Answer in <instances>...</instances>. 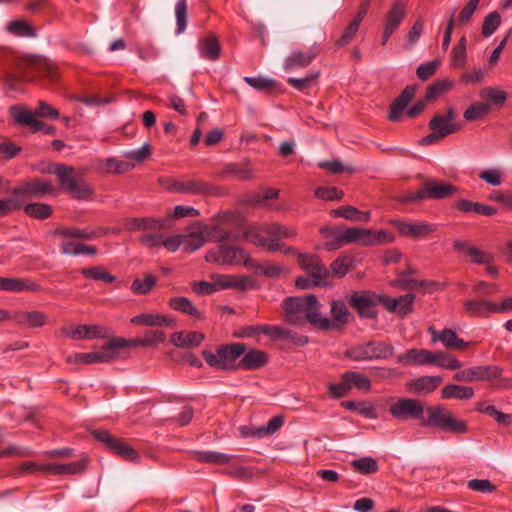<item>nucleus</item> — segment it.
<instances>
[{
    "instance_id": "obj_40",
    "label": "nucleus",
    "mask_w": 512,
    "mask_h": 512,
    "mask_svg": "<svg viewBox=\"0 0 512 512\" xmlns=\"http://www.w3.org/2000/svg\"><path fill=\"white\" fill-rule=\"evenodd\" d=\"M205 243L220 242V244L229 239V233L218 224H202L196 222Z\"/></svg>"
},
{
    "instance_id": "obj_1",
    "label": "nucleus",
    "mask_w": 512,
    "mask_h": 512,
    "mask_svg": "<svg viewBox=\"0 0 512 512\" xmlns=\"http://www.w3.org/2000/svg\"><path fill=\"white\" fill-rule=\"evenodd\" d=\"M285 311V321L294 326H303L310 323L322 330H331L335 324L323 317L320 312V303L314 295L287 297L282 304Z\"/></svg>"
},
{
    "instance_id": "obj_39",
    "label": "nucleus",
    "mask_w": 512,
    "mask_h": 512,
    "mask_svg": "<svg viewBox=\"0 0 512 512\" xmlns=\"http://www.w3.org/2000/svg\"><path fill=\"white\" fill-rule=\"evenodd\" d=\"M263 230L271 240L277 242L281 239H293L298 234L295 227H289L279 223H263Z\"/></svg>"
},
{
    "instance_id": "obj_53",
    "label": "nucleus",
    "mask_w": 512,
    "mask_h": 512,
    "mask_svg": "<svg viewBox=\"0 0 512 512\" xmlns=\"http://www.w3.org/2000/svg\"><path fill=\"white\" fill-rule=\"evenodd\" d=\"M345 378H347L350 390L356 388L360 391L368 392L371 389V380L362 373L348 371L345 372Z\"/></svg>"
},
{
    "instance_id": "obj_42",
    "label": "nucleus",
    "mask_w": 512,
    "mask_h": 512,
    "mask_svg": "<svg viewBox=\"0 0 512 512\" xmlns=\"http://www.w3.org/2000/svg\"><path fill=\"white\" fill-rule=\"evenodd\" d=\"M168 304L171 309L187 314L194 319H204L203 313L186 297H172Z\"/></svg>"
},
{
    "instance_id": "obj_47",
    "label": "nucleus",
    "mask_w": 512,
    "mask_h": 512,
    "mask_svg": "<svg viewBox=\"0 0 512 512\" xmlns=\"http://www.w3.org/2000/svg\"><path fill=\"white\" fill-rule=\"evenodd\" d=\"M332 216L341 217L349 221L368 222L370 219L369 211H360L354 206H341L331 211Z\"/></svg>"
},
{
    "instance_id": "obj_24",
    "label": "nucleus",
    "mask_w": 512,
    "mask_h": 512,
    "mask_svg": "<svg viewBox=\"0 0 512 512\" xmlns=\"http://www.w3.org/2000/svg\"><path fill=\"white\" fill-rule=\"evenodd\" d=\"M242 238L255 246L266 247L270 252H277V249L280 248L277 241L271 240L266 235L263 230V224L249 227L243 232Z\"/></svg>"
},
{
    "instance_id": "obj_17",
    "label": "nucleus",
    "mask_w": 512,
    "mask_h": 512,
    "mask_svg": "<svg viewBox=\"0 0 512 512\" xmlns=\"http://www.w3.org/2000/svg\"><path fill=\"white\" fill-rule=\"evenodd\" d=\"M139 243L147 249L164 248L169 252H176L180 248V238L174 235L166 236L160 232L152 231L139 236Z\"/></svg>"
},
{
    "instance_id": "obj_61",
    "label": "nucleus",
    "mask_w": 512,
    "mask_h": 512,
    "mask_svg": "<svg viewBox=\"0 0 512 512\" xmlns=\"http://www.w3.org/2000/svg\"><path fill=\"white\" fill-rule=\"evenodd\" d=\"M373 360L387 359L394 355L393 345L385 342L370 341Z\"/></svg>"
},
{
    "instance_id": "obj_34",
    "label": "nucleus",
    "mask_w": 512,
    "mask_h": 512,
    "mask_svg": "<svg viewBox=\"0 0 512 512\" xmlns=\"http://www.w3.org/2000/svg\"><path fill=\"white\" fill-rule=\"evenodd\" d=\"M110 230L97 228V229H79V228H59L55 231L56 235L66 238H78L83 240H92L107 234Z\"/></svg>"
},
{
    "instance_id": "obj_55",
    "label": "nucleus",
    "mask_w": 512,
    "mask_h": 512,
    "mask_svg": "<svg viewBox=\"0 0 512 512\" xmlns=\"http://www.w3.org/2000/svg\"><path fill=\"white\" fill-rule=\"evenodd\" d=\"M24 212L32 218L44 220L51 216L52 207L45 203L27 204L23 207Z\"/></svg>"
},
{
    "instance_id": "obj_23",
    "label": "nucleus",
    "mask_w": 512,
    "mask_h": 512,
    "mask_svg": "<svg viewBox=\"0 0 512 512\" xmlns=\"http://www.w3.org/2000/svg\"><path fill=\"white\" fill-rule=\"evenodd\" d=\"M166 227V220L156 217H133L124 220V228L131 232L159 231Z\"/></svg>"
},
{
    "instance_id": "obj_11",
    "label": "nucleus",
    "mask_w": 512,
    "mask_h": 512,
    "mask_svg": "<svg viewBox=\"0 0 512 512\" xmlns=\"http://www.w3.org/2000/svg\"><path fill=\"white\" fill-rule=\"evenodd\" d=\"M458 191V188L452 184L437 181L435 179L426 180L423 187L415 194L411 195V201H418L422 199H445Z\"/></svg>"
},
{
    "instance_id": "obj_21",
    "label": "nucleus",
    "mask_w": 512,
    "mask_h": 512,
    "mask_svg": "<svg viewBox=\"0 0 512 512\" xmlns=\"http://www.w3.org/2000/svg\"><path fill=\"white\" fill-rule=\"evenodd\" d=\"M428 333L431 335L432 343L441 342L447 349L464 350L469 346V342L459 338L452 329L438 331L434 327H429Z\"/></svg>"
},
{
    "instance_id": "obj_33",
    "label": "nucleus",
    "mask_w": 512,
    "mask_h": 512,
    "mask_svg": "<svg viewBox=\"0 0 512 512\" xmlns=\"http://www.w3.org/2000/svg\"><path fill=\"white\" fill-rule=\"evenodd\" d=\"M12 319L19 325H25L30 328L43 327L48 322V316L41 311H20L14 314Z\"/></svg>"
},
{
    "instance_id": "obj_25",
    "label": "nucleus",
    "mask_w": 512,
    "mask_h": 512,
    "mask_svg": "<svg viewBox=\"0 0 512 512\" xmlns=\"http://www.w3.org/2000/svg\"><path fill=\"white\" fill-rule=\"evenodd\" d=\"M63 333L74 340L104 338L108 329L100 325H78L71 328H64Z\"/></svg>"
},
{
    "instance_id": "obj_7",
    "label": "nucleus",
    "mask_w": 512,
    "mask_h": 512,
    "mask_svg": "<svg viewBox=\"0 0 512 512\" xmlns=\"http://www.w3.org/2000/svg\"><path fill=\"white\" fill-rule=\"evenodd\" d=\"M343 246L347 244H358L361 246H373L384 243H391L394 237L384 230L374 231L361 227L343 228Z\"/></svg>"
},
{
    "instance_id": "obj_37",
    "label": "nucleus",
    "mask_w": 512,
    "mask_h": 512,
    "mask_svg": "<svg viewBox=\"0 0 512 512\" xmlns=\"http://www.w3.org/2000/svg\"><path fill=\"white\" fill-rule=\"evenodd\" d=\"M176 236L180 238V246H183V250L185 252H194L205 244L197 223L190 226L189 232L187 234Z\"/></svg>"
},
{
    "instance_id": "obj_38",
    "label": "nucleus",
    "mask_w": 512,
    "mask_h": 512,
    "mask_svg": "<svg viewBox=\"0 0 512 512\" xmlns=\"http://www.w3.org/2000/svg\"><path fill=\"white\" fill-rule=\"evenodd\" d=\"M238 362V369L257 370L268 362L267 354L258 349H251Z\"/></svg>"
},
{
    "instance_id": "obj_49",
    "label": "nucleus",
    "mask_w": 512,
    "mask_h": 512,
    "mask_svg": "<svg viewBox=\"0 0 512 512\" xmlns=\"http://www.w3.org/2000/svg\"><path fill=\"white\" fill-rule=\"evenodd\" d=\"M157 284V278L151 274H145L144 278H135L130 286L134 295H147Z\"/></svg>"
},
{
    "instance_id": "obj_45",
    "label": "nucleus",
    "mask_w": 512,
    "mask_h": 512,
    "mask_svg": "<svg viewBox=\"0 0 512 512\" xmlns=\"http://www.w3.org/2000/svg\"><path fill=\"white\" fill-rule=\"evenodd\" d=\"M232 458V455L212 450L194 452V459L201 463L226 465L231 462Z\"/></svg>"
},
{
    "instance_id": "obj_60",
    "label": "nucleus",
    "mask_w": 512,
    "mask_h": 512,
    "mask_svg": "<svg viewBox=\"0 0 512 512\" xmlns=\"http://www.w3.org/2000/svg\"><path fill=\"white\" fill-rule=\"evenodd\" d=\"M7 31L20 37H34V29L24 20H14L7 25Z\"/></svg>"
},
{
    "instance_id": "obj_57",
    "label": "nucleus",
    "mask_w": 512,
    "mask_h": 512,
    "mask_svg": "<svg viewBox=\"0 0 512 512\" xmlns=\"http://www.w3.org/2000/svg\"><path fill=\"white\" fill-rule=\"evenodd\" d=\"M490 112V103L475 102L464 111L467 121H475L485 117Z\"/></svg>"
},
{
    "instance_id": "obj_3",
    "label": "nucleus",
    "mask_w": 512,
    "mask_h": 512,
    "mask_svg": "<svg viewBox=\"0 0 512 512\" xmlns=\"http://www.w3.org/2000/svg\"><path fill=\"white\" fill-rule=\"evenodd\" d=\"M427 417H422L420 425L423 427H436L441 431L452 433H466L468 431L465 421L454 416L452 411L443 405H434L425 408Z\"/></svg>"
},
{
    "instance_id": "obj_35",
    "label": "nucleus",
    "mask_w": 512,
    "mask_h": 512,
    "mask_svg": "<svg viewBox=\"0 0 512 512\" xmlns=\"http://www.w3.org/2000/svg\"><path fill=\"white\" fill-rule=\"evenodd\" d=\"M321 236L326 239L321 248L326 251H334L343 247V228L337 226H324L320 229Z\"/></svg>"
},
{
    "instance_id": "obj_62",
    "label": "nucleus",
    "mask_w": 512,
    "mask_h": 512,
    "mask_svg": "<svg viewBox=\"0 0 512 512\" xmlns=\"http://www.w3.org/2000/svg\"><path fill=\"white\" fill-rule=\"evenodd\" d=\"M315 265L314 269L309 270L307 274L314 280V285H318L320 287L327 286L330 271L323 263Z\"/></svg>"
},
{
    "instance_id": "obj_2",
    "label": "nucleus",
    "mask_w": 512,
    "mask_h": 512,
    "mask_svg": "<svg viewBox=\"0 0 512 512\" xmlns=\"http://www.w3.org/2000/svg\"><path fill=\"white\" fill-rule=\"evenodd\" d=\"M46 172L56 175L61 189L71 195L72 198L86 200L91 197L92 188L82 177L75 173L72 166L63 163H52L47 167Z\"/></svg>"
},
{
    "instance_id": "obj_9",
    "label": "nucleus",
    "mask_w": 512,
    "mask_h": 512,
    "mask_svg": "<svg viewBox=\"0 0 512 512\" xmlns=\"http://www.w3.org/2000/svg\"><path fill=\"white\" fill-rule=\"evenodd\" d=\"M94 438L103 443L110 451L120 456L126 461L138 463L141 456L130 444L123 439L110 434L106 430H95L92 432Z\"/></svg>"
},
{
    "instance_id": "obj_50",
    "label": "nucleus",
    "mask_w": 512,
    "mask_h": 512,
    "mask_svg": "<svg viewBox=\"0 0 512 512\" xmlns=\"http://www.w3.org/2000/svg\"><path fill=\"white\" fill-rule=\"evenodd\" d=\"M479 95L482 99L486 100L484 103H490V107L492 105L502 107L507 100L506 92L497 87H485L480 91Z\"/></svg>"
},
{
    "instance_id": "obj_31",
    "label": "nucleus",
    "mask_w": 512,
    "mask_h": 512,
    "mask_svg": "<svg viewBox=\"0 0 512 512\" xmlns=\"http://www.w3.org/2000/svg\"><path fill=\"white\" fill-rule=\"evenodd\" d=\"M134 325L147 327H170L174 321L167 315L158 313H142L130 319Z\"/></svg>"
},
{
    "instance_id": "obj_43",
    "label": "nucleus",
    "mask_w": 512,
    "mask_h": 512,
    "mask_svg": "<svg viewBox=\"0 0 512 512\" xmlns=\"http://www.w3.org/2000/svg\"><path fill=\"white\" fill-rule=\"evenodd\" d=\"M199 54L202 58L209 61H215L219 58L221 46L214 35H209L202 39L198 45Z\"/></svg>"
},
{
    "instance_id": "obj_59",
    "label": "nucleus",
    "mask_w": 512,
    "mask_h": 512,
    "mask_svg": "<svg viewBox=\"0 0 512 512\" xmlns=\"http://www.w3.org/2000/svg\"><path fill=\"white\" fill-rule=\"evenodd\" d=\"M283 422L284 420L282 416H275L271 418L267 424L255 428L256 438L273 435L282 427Z\"/></svg>"
},
{
    "instance_id": "obj_36",
    "label": "nucleus",
    "mask_w": 512,
    "mask_h": 512,
    "mask_svg": "<svg viewBox=\"0 0 512 512\" xmlns=\"http://www.w3.org/2000/svg\"><path fill=\"white\" fill-rule=\"evenodd\" d=\"M443 382L441 376H421L409 382V389L415 394L426 395L437 389Z\"/></svg>"
},
{
    "instance_id": "obj_52",
    "label": "nucleus",
    "mask_w": 512,
    "mask_h": 512,
    "mask_svg": "<svg viewBox=\"0 0 512 512\" xmlns=\"http://www.w3.org/2000/svg\"><path fill=\"white\" fill-rule=\"evenodd\" d=\"M345 355L353 361L373 360L370 342L351 347L345 352Z\"/></svg>"
},
{
    "instance_id": "obj_20",
    "label": "nucleus",
    "mask_w": 512,
    "mask_h": 512,
    "mask_svg": "<svg viewBox=\"0 0 512 512\" xmlns=\"http://www.w3.org/2000/svg\"><path fill=\"white\" fill-rule=\"evenodd\" d=\"M415 296L412 293L402 295L397 298H391L386 294H382L381 305L390 312L397 313L400 316H406L413 310Z\"/></svg>"
},
{
    "instance_id": "obj_48",
    "label": "nucleus",
    "mask_w": 512,
    "mask_h": 512,
    "mask_svg": "<svg viewBox=\"0 0 512 512\" xmlns=\"http://www.w3.org/2000/svg\"><path fill=\"white\" fill-rule=\"evenodd\" d=\"M249 267H252L257 274L270 278H275L289 272L287 267L268 261L256 263L252 260V265H249Z\"/></svg>"
},
{
    "instance_id": "obj_19",
    "label": "nucleus",
    "mask_w": 512,
    "mask_h": 512,
    "mask_svg": "<svg viewBox=\"0 0 512 512\" xmlns=\"http://www.w3.org/2000/svg\"><path fill=\"white\" fill-rule=\"evenodd\" d=\"M456 117L457 114L455 110L452 107H449L446 114H436L430 120L429 128L445 138L459 129L455 124Z\"/></svg>"
},
{
    "instance_id": "obj_63",
    "label": "nucleus",
    "mask_w": 512,
    "mask_h": 512,
    "mask_svg": "<svg viewBox=\"0 0 512 512\" xmlns=\"http://www.w3.org/2000/svg\"><path fill=\"white\" fill-rule=\"evenodd\" d=\"M501 16L498 12L494 11L489 13L484 21L482 26V34L484 37H490L500 26Z\"/></svg>"
},
{
    "instance_id": "obj_22",
    "label": "nucleus",
    "mask_w": 512,
    "mask_h": 512,
    "mask_svg": "<svg viewBox=\"0 0 512 512\" xmlns=\"http://www.w3.org/2000/svg\"><path fill=\"white\" fill-rule=\"evenodd\" d=\"M390 224L405 237L422 238L435 231V226L426 222L408 223L401 220H391Z\"/></svg>"
},
{
    "instance_id": "obj_30",
    "label": "nucleus",
    "mask_w": 512,
    "mask_h": 512,
    "mask_svg": "<svg viewBox=\"0 0 512 512\" xmlns=\"http://www.w3.org/2000/svg\"><path fill=\"white\" fill-rule=\"evenodd\" d=\"M416 92L415 86H406L401 94L392 102L388 118L392 122L399 121L403 111L412 100Z\"/></svg>"
},
{
    "instance_id": "obj_46",
    "label": "nucleus",
    "mask_w": 512,
    "mask_h": 512,
    "mask_svg": "<svg viewBox=\"0 0 512 512\" xmlns=\"http://www.w3.org/2000/svg\"><path fill=\"white\" fill-rule=\"evenodd\" d=\"M473 396L474 390L469 386L449 384L441 389V397L443 399L468 400Z\"/></svg>"
},
{
    "instance_id": "obj_41",
    "label": "nucleus",
    "mask_w": 512,
    "mask_h": 512,
    "mask_svg": "<svg viewBox=\"0 0 512 512\" xmlns=\"http://www.w3.org/2000/svg\"><path fill=\"white\" fill-rule=\"evenodd\" d=\"M204 340V335L200 332H175L171 336V342L181 348H191L199 346Z\"/></svg>"
},
{
    "instance_id": "obj_4",
    "label": "nucleus",
    "mask_w": 512,
    "mask_h": 512,
    "mask_svg": "<svg viewBox=\"0 0 512 512\" xmlns=\"http://www.w3.org/2000/svg\"><path fill=\"white\" fill-rule=\"evenodd\" d=\"M21 71L20 76H16L12 73H8L5 76L4 85L8 90H17L18 84L21 81H30L34 79V76L29 75V71H34L37 75L47 77L51 80L56 79L57 73L47 61L30 57L24 59L19 66Z\"/></svg>"
},
{
    "instance_id": "obj_54",
    "label": "nucleus",
    "mask_w": 512,
    "mask_h": 512,
    "mask_svg": "<svg viewBox=\"0 0 512 512\" xmlns=\"http://www.w3.org/2000/svg\"><path fill=\"white\" fill-rule=\"evenodd\" d=\"M351 466L353 467V469L356 472L363 474V475L374 474L379 469L377 461L370 456H366V457H362L360 459L353 460L351 462Z\"/></svg>"
},
{
    "instance_id": "obj_26",
    "label": "nucleus",
    "mask_w": 512,
    "mask_h": 512,
    "mask_svg": "<svg viewBox=\"0 0 512 512\" xmlns=\"http://www.w3.org/2000/svg\"><path fill=\"white\" fill-rule=\"evenodd\" d=\"M432 351L428 349L411 348L406 352L397 355L396 362L404 366L430 365Z\"/></svg>"
},
{
    "instance_id": "obj_44",
    "label": "nucleus",
    "mask_w": 512,
    "mask_h": 512,
    "mask_svg": "<svg viewBox=\"0 0 512 512\" xmlns=\"http://www.w3.org/2000/svg\"><path fill=\"white\" fill-rule=\"evenodd\" d=\"M455 207L464 213H475L484 216H493L497 213V210L492 206L480 202H473L467 199L457 201Z\"/></svg>"
},
{
    "instance_id": "obj_6",
    "label": "nucleus",
    "mask_w": 512,
    "mask_h": 512,
    "mask_svg": "<svg viewBox=\"0 0 512 512\" xmlns=\"http://www.w3.org/2000/svg\"><path fill=\"white\" fill-rule=\"evenodd\" d=\"M246 351L243 343H233L220 346L216 352L203 351L202 355L206 363L216 370L238 369L237 359Z\"/></svg>"
},
{
    "instance_id": "obj_64",
    "label": "nucleus",
    "mask_w": 512,
    "mask_h": 512,
    "mask_svg": "<svg viewBox=\"0 0 512 512\" xmlns=\"http://www.w3.org/2000/svg\"><path fill=\"white\" fill-rule=\"evenodd\" d=\"M350 268L351 260L348 257H339L330 265L331 274L336 278H343L350 271Z\"/></svg>"
},
{
    "instance_id": "obj_5",
    "label": "nucleus",
    "mask_w": 512,
    "mask_h": 512,
    "mask_svg": "<svg viewBox=\"0 0 512 512\" xmlns=\"http://www.w3.org/2000/svg\"><path fill=\"white\" fill-rule=\"evenodd\" d=\"M123 337H115L109 340L101 350L89 353H74L66 358L69 364H95L109 363L121 358V345L125 344Z\"/></svg>"
},
{
    "instance_id": "obj_13",
    "label": "nucleus",
    "mask_w": 512,
    "mask_h": 512,
    "mask_svg": "<svg viewBox=\"0 0 512 512\" xmlns=\"http://www.w3.org/2000/svg\"><path fill=\"white\" fill-rule=\"evenodd\" d=\"M503 369L496 365L473 366L460 370L453 375L458 382L489 381L501 376Z\"/></svg>"
},
{
    "instance_id": "obj_32",
    "label": "nucleus",
    "mask_w": 512,
    "mask_h": 512,
    "mask_svg": "<svg viewBox=\"0 0 512 512\" xmlns=\"http://www.w3.org/2000/svg\"><path fill=\"white\" fill-rule=\"evenodd\" d=\"M165 340V333L160 330H149L146 331L142 339H126L124 338L125 344L121 345V356L123 355V350L129 347L135 346H145V347H153L162 343Z\"/></svg>"
},
{
    "instance_id": "obj_8",
    "label": "nucleus",
    "mask_w": 512,
    "mask_h": 512,
    "mask_svg": "<svg viewBox=\"0 0 512 512\" xmlns=\"http://www.w3.org/2000/svg\"><path fill=\"white\" fill-rule=\"evenodd\" d=\"M205 260L208 263L225 266H233L240 263H243L245 266L252 265V260L243 249L223 242L210 249L205 255Z\"/></svg>"
},
{
    "instance_id": "obj_27",
    "label": "nucleus",
    "mask_w": 512,
    "mask_h": 512,
    "mask_svg": "<svg viewBox=\"0 0 512 512\" xmlns=\"http://www.w3.org/2000/svg\"><path fill=\"white\" fill-rule=\"evenodd\" d=\"M87 458L66 464H45L41 467L44 473L51 475H76L82 473L87 467Z\"/></svg>"
},
{
    "instance_id": "obj_18",
    "label": "nucleus",
    "mask_w": 512,
    "mask_h": 512,
    "mask_svg": "<svg viewBox=\"0 0 512 512\" xmlns=\"http://www.w3.org/2000/svg\"><path fill=\"white\" fill-rule=\"evenodd\" d=\"M464 311L471 317L486 318L501 313L500 305L482 298L467 299L463 302Z\"/></svg>"
},
{
    "instance_id": "obj_56",
    "label": "nucleus",
    "mask_w": 512,
    "mask_h": 512,
    "mask_svg": "<svg viewBox=\"0 0 512 512\" xmlns=\"http://www.w3.org/2000/svg\"><path fill=\"white\" fill-rule=\"evenodd\" d=\"M61 251L67 255H80V254H91L94 255L97 251L95 246H87L81 243L72 241H65L61 245Z\"/></svg>"
},
{
    "instance_id": "obj_58",
    "label": "nucleus",
    "mask_w": 512,
    "mask_h": 512,
    "mask_svg": "<svg viewBox=\"0 0 512 512\" xmlns=\"http://www.w3.org/2000/svg\"><path fill=\"white\" fill-rule=\"evenodd\" d=\"M82 275L96 281H103L105 283H112L115 281V276L110 274L103 266H95L82 270Z\"/></svg>"
},
{
    "instance_id": "obj_15",
    "label": "nucleus",
    "mask_w": 512,
    "mask_h": 512,
    "mask_svg": "<svg viewBox=\"0 0 512 512\" xmlns=\"http://www.w3.org/2000/svg\"><path fill=\"white\" fill-rule=\"evenodd\" d=\"M55 191L54 186L50 180L46 179H32L22 182L19 186L13 189V195L25 202V197H43L52 194Z\"/></svg>"
},
{
    "instance_id": "obj_14",
    "label": "nucleus",
    "mask_w": 512,
    "mask_h": 512,
    "mask_svg": "<svg viewBox=\"0 0 512 512\" xmlns=\"http://www.w3.org/2000/svg\"><path fill=\"white\" fill-rule=\"evenodd\" d=\"M319 53L320 47L317 43H314L306 50L295 48L291 50L289 55L285 58L283 68L287 72L304 69L316 59Z\"/></svg>"
},
{
    "instance_id": "obj_12",
    "label": "nucleus",
    "mask_w": 512,
    "mask_h": 512,
    "mask_svg": "<svg viewBox=\"0 0 512 512\" xmlns=\"http://www.w3.org/2000/svg\"><path fill=\"white\" fill-rule=\"evenodd\" d=\"M391 415L398 420H407L410 418L422 421L425 412L423 402L413 398H399L390 405Z\"/></svg>"
},
{
    "instance_id": "obj_28",
    "label": "nucleus",
    "mask_w": 512,
    "mask_h": 512,
    "mask_svg": "<svg viewBox=\"0 0 512 512\" xmlns=\"http://www.w3.org/2000/svg\"><path fill=\"white\" fill-rule=\"evenodd\" d=\"M0 290L8 292H38L40 285L26 278L0 277Z\"/></svg>"
},
{
    "instance_id": "obj_29",
    "label": "nucleus",
    "mask_w": 512,
    "mask_h": 512,
    "mask_svg": "<svg viewBox=\"0 0 512 512\" xmlns=\"http://www.w3.org/2000/svg\"><path fill=\"white\" fill-rule=\"evenodd\" d=\"M407 3L404 0H396L385 15L384 26L397 31L407 16Z\"/></svg>"
},
{
    "instance_id": "obj_51",
    "label": "nucleus",
    "mask_w": 512,
    "mask_h": 512,
    "mask_svg": "<svg viewBox=\"0 0 512 512\" xmlns=\"http://www.w3.org/2000/svg\"><path fill=\"white\" fill-rule=\"evenodd\" d=\"M208 193H210V187L207 183L194 178H183L181 194L205 195Z\"/></svg>"
},
{
    "instance_id": "obj_16",
    "label": "nucleus",
    "mask_w": 512,
    "mask_h": 512,
    "mask_svg": "<svg viewBox=\"0 0 512 512\" xmlns=\"http://www.w3.org/2000/svg\"><path fill=\"white\" fill-rule=\"evenodd\" d=\"M11 116L20 125L29 127L33 132L43 131L47 135H54L56 129L52 125H47L44 122L34 117L33 111L22 107L12 106L10 108Z\"/></svg>"
},
{
    "instance_id": "obj_10",
    "label": "nucleus",
    "mask_w": 512,
    "mask_h": 512,
    "mask_svg": "<svg viewBox=\"0 0 512 512\" xmlns=\"http://www.w3.org/2000/svg\"><path fill=\"white\" fill-rule=\"evenodd\" d=\"M381 297L382 294L371 291H357L348 298V303L360 317L375 319L377 317L375 308L378 304H381Z\"/></svg>"
}]
</instances>
